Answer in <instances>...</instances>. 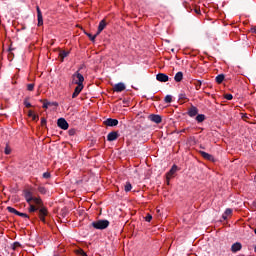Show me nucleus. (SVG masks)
Wrapping results in <instances>:
<instances>
[{"label": "nucleus", "instance_id": "f257e3e1", "mask_svg": "<svg viewBox=\"0 0 256 256\" xmlns=\"http://www.w3.org/2000/svg\"><path fill=\"white\" fill-rule=\"evenodd\" d=\"M85 82V77L82 76L79 71L75 72L71 77V84L77 85L75 87V90L72 94V99H76V97H79V94L83 91V88L85 87L83 83Z\"/></svg>", "mask_w": 256, "mask_h": 256}, {"label": "nucleus", "instance_id": "f03ea898", "mask_svg": "<svg viewBox=\"0 0 256 256\" xmlns=\"http://www.w3.org/2000/svg\"><path fill=\"white\" fill-rule=\"evenodd\" d=\"M24 197H25L27 203L31 204L32 201H33V203L35 205H38V207L41 206L40 198L33 197V192L32 191H30V190L24 191Z\"/></svg>", "mask_w": 256, "mask_h": 256}, {"label": "nucleus", "instance_id": "7ed1b4c3", "mask_svg": "<svg viewBox=\"0 0 256 256\" xmlns=\"http://www.w3.org/2000/svg\"><path fill=\"white\" fill-rule=\"evenodd\" d=\"M92 226L94 229H107L109 227V221L108 220H98L92 223Z\"/></svg>", "mask_w": 256, "mask_h": 256}, {"label": "nucleus", "instance_id": "20e7f679", "mask_svg": "<svg viewBox=\"0 0 256 256\" xmlns=\"http://www.w3.org/2000/svg\"><path fill=\"white\" fill-rule=\"evenodd\" d=\"M175 173H177V165H173L170 171L166 174L167 185H169V181L175 177Z\"/></svg>", "mask_w": 256, "mask_h": 256}, {"label": "nucleus", "instance_id": "39448f33", "mask_svg": "<svg viewBox=\"0 0 256 256\" xmlns=\"http://www.w3.org/2000/svg\"><path fill=\"white\" fill-rule=\"evenodd\" d=\"M57 125L58 127H60V129H63L64 131H67L69 129V123L67 122V120H65V118H59L57 121Z\"/></svg>", "mask_w": 256, "mask_h": 256}, {"label": "nucleus", "instance_id": "423d86ee", "mask_svg": "<svg viewBox=\"0 0 256 256\" xmlns=\"http://www.w3.org/2000/svg\"><path fill=\"white\" fill-rule=\"evenodd\" d=\"M104 124L107 127H117V125H119V120L117 119H113V118H108L104 121Z\"/></svg>", "mask_w": 256, "mask_h": 256}, {"label": "nucleus", "instance_id": "0eeeda50", "mask_svg": "<svg viewBox=\"0 0 256 256\" xmlns=\"http://www.w3.org/2000/svg\"><path fill=\"white\" fill-rule=\"evenodd\" d=\"M125 89H126V86L123 82L115 84L113 87V91H115V93H121V91H125Z\"/></svg>", "mask_w": 256, "mask_h": 256}, {"label": "nucleus", "instance_id": "6e6552de", "mask_svg": "<svg viewBox=\"0 0 256 256\" xmlns=\"http://www.w3.org/2000/svg\"><path fill=\"white\" fill-rule=\"evenodd\" d=\"M157 81H160V83H167L169 81V76L165 73H159L156 76Z\"/></svg>", "mask_w": 256, "mask_h": 256}, {"label": "nucleus", "instance_id": "1a4fd4ad", "mask_svg": "<svg viewBox=\"0 0 256 256\" xmlns=\"http://www.w3.org/2000/svg\"><path fill=\"white\" fill-rule=\"evenodd\" d=\"M148 119H149L150 121H152V123H156V124L161 123V121L163 120V119L161 118V116H160V115H157V114H151L150 116H148Z\"/></svg>", "mask_w": 256, "mask_h": 256}, {"label": "nucleus", "instance_id": "9d476101", "mask_svg": "<svg viewBox=\"0 0 256 256\" xmlns=\"http://www.w3.org/2000/svg\"><path fill=\"white\" fill-rule=\"evenodd\" d=\"M241 249H243V245H241L240 242H236L231 246L232 253H237V251H241Z\"/></svg>", "mask_w": 256, "mask_h": 256}, {"label": "nucleus", "instance_id": "9b49d317", "mask_svg": "<svg viewBox=\"0 0 256 256\" xmlns=\"http://www.w3.org/2000/svg\"><path fill=\"white\" fill-rule=\"evenodd\" d=\"M37 17H38V26L41 27L43 25V14L41 13V9L39 6L36 7Z\"/></svg>", "mask_w": 256, "mask_h": 256}, {"label": "nucleus", "instance_id": "f8f14e48", "mask_svg": "<svg viewBox=\"0 0 256 256\" xmlns=\"http://www.w3.org/2000/svg\"><path fill=\"white\" fill-rule=\"evenodd\" d=\"M106 27H107V22L105 20H102L98 25V31L96 35H99L103 31V29H105Z\"/></svg>", "mask_w": 256, "mask_h": 256}, {"label": "nucleus", "instance_id": "ddd939ff", "mask_svg": "<svg viewBox=\"0 0 256 256\" xmlns=\"http://www.w3.org/2000/svg\"><path fill=\"white\" fill-rule=\"evenodd\" d=\"M119 137V134L117 132H110L107 135V140L108 141H116V139Z\"/></svg>", "mask_w": 256, "mask_h": 256}, {"label": "nucleus", "instance_id": "4468645a", "mask_svg": "<svg viewBox=\"0 0 256 256\" xmlns=\"http://www.w3.org/2000/svg\"><path fill=\"white\" fill-rule=\"evenodd\" d=\"M46 215H47V209L41 208L39 210V217H40V221H42L43 223H45V216Z\"/></svg>", "mask_w": 256, "mask_h": 256}, {"label": "nucleus", "instance_id": "2eb2a0df", "mask_svg": "<svg viewBox=\"0 0 256 256\" xmlns=\"http://www.w3.org/2000/svg\"><path fill=\"white\" fill-rule=\"evenodd\" d=\"M197 113H199V110L197 109V107L192 106L189 110H188V115L189 117H195L197 115Z\"/></svg>", "mask_w": 256, "mask_h": 256}, {"label": "nucleus", "instance_id": "dca6fc26", "mask_svg": "<svg viewBox=\"0 0 256 256\" xmlns=\"http://www.w3.org/2000/svg\"><path fill=\"white\" fill-rule=\"evenodd\" d=\"M174 81H176V83H180V81H183V72L176 73Z\"/></svg>", "mask_w": 256, "mask_h": 256}, {"label": "nucleus", "instance_id": "f3484780", "mask_svg": "<svg viewBox=\"0 0 256 256\" xmlns=\"http://www.w3.org/2000/svg\"><path fill=\"white\" fill-rule=\"evenodd\" d=\"M232 213H233V210L231 208H227L225 210L224 214L222 215V218L224 219V221L227 220V217L229 215H232Z\"/></svg>", "mask_w": 256, "mask_h": 256}, {"label": "nucleus", "instance_id": "a211bd4d", "mask_svg": "<svg viewBox=\"0 0 256 256\" xmlns=\"http://www.w3.org/2000/svg\"><path fill=\"white\" fill-rule=\"evenodd\" d=\"M223 81H225V75L219 74L218 76H216V83L221 85V83H223Z\"/></svg>", "mask_w": 256, "mask_h": 256}, {"label": "nucleus", "instance_id": "6ab92c4d", "mask_svg": "<svg viewBox=\"0 0 256 256\" xmlns=\"http://www.w3.org/2000/svg\"><path fill=\"white\" fill-rule=\"evenodd\" d=\"M201 155L204 159H207L208 161H211V159H213V156L207 152H201Z\"/></svg>", "mask_w": 256, "mask_h": 256}, {"label": "nucleus", "instance_id": "aec40b11", "mask_svg": "<svg viewBox=\"0 0 256 256\" xmlns=\"http://www.w3.org/2000/svg\"><path fill=\"white\" fill-rule=\"evenodd\" d=\"M196 121H198V123H203V121H205V115H203V114L197 115Z\"/></svg>", "mask_w": 256, "mask_h": 256}, {"label": "nucleus", "instance_id": "412c9836", "mask_svg": "<svg viewBox=\"0 0 256 256\" xmlns=\"http://www.w3.org/2000/svg\"><path fill=\"white\" fill-rule=\"evenodd\" d=\"M133 189V186L127 182L124 186V191H126V193H129V191H131Z\"/></svg>", "mask_w": 256, "mask_h": 256}, {"label": "nucleus", "instance_id": "4be33fe9", "mask_svg": "<svg viewBox=\"0 0 256 256\" xmlns=\"http://www.w3.org/2000/svg\"><path fill=\"white\" fill-rule=\"evenodd\" d=\"M38 191H39V193H41L42 195H45V193H47V189H46L45 187H43V186H40V187L38 188Z\"/></svg>", "mask_w": 256, "mask_h": 256}, {"label": "nucleus", "instance_id": "5701e85b", "mask_svg": "<svg viewBox=\"0 0 256 256\" xmlns=\"http://www.w3.org/2000/svg\"><path fill=\"white\" fill-rule=\"evenodd\" d=\"M30 208H29V212L30 213H35V211H37V208L35 207V205H33L31 202H30Z\"/></svg>", "mask_w": 256, "mask_h": 256}, {"label": "nucleus", "instance_id": "b1692460", "mask_svg": "<svg viewBox=\"0 0 256 256\" xmlns=\"http://www.w3.org/2000/svg\"><path fill=\"white\" fill-rule=\"evenodd\" d=\"M68 55H69V52H66V51L60 52L61 61H63V59H64L65 57H67Z\"/></svg>", "mask_w": 256, "mask_h": 256}, {"label": "nucleus", "instance_id": "393cba45", "mask_svg": "<svg viewBox=\"0 0 256 256\" xmlns=\"http://www.w3.org/2000/svg\"><path fill=\"white\" fill-rule=\"evenodd\" d=\"M165 103H171L173 101V97L171 95H167L164 99Z\"/></svg>", "mask_w": 256, "mask_h": 256}, {"label": "nucleus", "instance_id": "a878e982", "mask_svg": "<svg viewBox=\"0 0 256 256\" xmlns=\"http://www.w3.org/2000/svg\"><path fill=\"white\" fill-rule=\"evenodd\" d=\"M4 153L5 155H11V147H9L8 144L5 147Z\"/></svg>", "mask_w": 256, "mask_h": 256}, {"label": "nucleus", "instance_id": "bb28decb", "mask_svg": "<svg viewBox=\"0 0 256 256\" xmlns=\"http://www.w3.org/2000/svg\"><path fill=\"white\" fill-rule=\"evenodd\" d=\"M86 35L89 37L90 41H95V39H97V37L99 36V35H97V34H95V35L93 36V35H91V34H89V33H87Z\"/></svg>", "mask_w": 256, "mask_h": 256}, {"label": "nucleus", "instance_id": "cd10ccee", "mask_svg": "<svg viewBox=\"0 0 256 256\" xmlns=\"http://www.w3.org/2000/svg\"><path fill=\"white\" fill-rule=\"evenodd\" d=\"M77 255H80V256H87V253H85V251H83V249H79L76 251Z\"/></svg>", "mask_w": 256, "mask_h": 256}, {"label": "nucleus", "instance_id": "c85d7f7f", "mask_svg": "<svg viewBox=\"0 0 256 256\" xmlns=\"http://www.w3.org/2000/svg\"><path fill=\"white\" fill-rule=\"evenodd\" d=\"M35 89V84H28L27 85V90L28 91H33Z\"/></svg>", "mask_w": 256, "mask_h": 256}, {"label": "nucleus", "instance_id": "c756f323", "mask_svg": "<svg viewBox=\"0 0 256 256\" xmlns=\"http://www.w3.org/2000/svg\"><path fill=\"white\" fill-rule=\"evenodd\" d=\"M7 211H9V213H17V210L15 209V208H13V207H7Z\"/></svg>", "mask_w": 256, "mask_h": 256}, {"label": "nucleus", "instance_id": "7c9ffc66", "mask_svg": "<svg viewBox=\"0 0 256 256\" xmlns=\"http://www.w3.org/2000/svg\"><path fill=\"white\" fill-rule=\"evenodd\" d=\"M49 105H51V102L44 101L43 109H49Z\"/></svg>", "mask_w": 256, "mask_h": 256}, {"label": "nucleus", "instance_id": "2f4dec72", "mask_svg": "<svg viewBox=\"0 0 256 256\" xmlns=\"http://www.w3.org/2000/svg\"><path fill=\"white\" fill-rule=\"evenodd\" d=\"M151 219H153V216H151V214H147L145 217V221H147L149 223V222H151Z\"/></svg>", "mask_w": 256, "mask_h": 256}, {"label": "nucleus", "instance_id": "473e14b6", "mask_svg": "<svg viewBox=\"0 0 256 256\" xmlns=\"http://www.w3.org/2000/svg\"><path fill=\"white\" fill-rule=\"evenodd\" d=\"M24 105H25V107H27L28 109H29V107H31V103L29 102L28 99H25V100H24Z\"/></svg>", "mask_w": 256, "mask_h": 256}, {"label": "nucleus", "instance_id": "72a5a7b5", "mask_svg": "<svg viewBox=\"0 0 256 256\" xmlns=\"http://www.w3.org/2000/svg\"><path fill=\"white\" fill-rule=\"evenodd\" d=\"M51 177V173H49V172H45L44 174H43V178L44 179H49Z\"/></svg>", "mask_w": 256, "mask_h": 256}, {"label": "nucleus", "instance_id": "f704fd0d", "mask_svg": "<svg viewBox=\"0 0 256 256\" xmlns=\"http://www.w3.org/2000/svg\"><path fill=\"white\" fill-rule=\"evenodd\" d=\"M225 99H227V101H231V99H233V95H231V94H226V95H225Z\"/></svg>", "mask_w": 256, "mask_h": 256}, {"label": "nucleus", "instance_id": "c9c22d12", "mask_svg": "<svg viewBox=\"0 0 256 256\" xmlns=\"http://www.w3.org/2000/svg\"><path fill=\"white\" fill-rule=\"evenodd\" d=\"M35 115V113H33V110H29V112H28V117H32V116H34Z\"/></svg>", "mask_w": 256, "mask_h": 256}, {"label": "nucleus", "instance_id": "e433bc0d", "mask_svg": "<svg viewBox=\"0 0 256 256\" xmlns=\"http://www.w3.org/2000/svg\"><path fill=\"white\" fill-rule=\"evenodd\" d=\"M19 217H25V218H27V217H29V216H28L27 214H25V213H21V212H20Z\"/></svg>", "mask_w": 256, "mask_h": 256}, {"label": "nucleus", "instance_id": "4c0bfd02", "mask_svg": "<svg viewBox=\"0 0 256 256\" xmlns=\"http://www.w3.org/2000/svg\"><path fill=\"white\" fill-rule=\"evenodd\" d=\"M32 119H33V121H37V119H39V116H37V115L34 114V115L32 116Z\"/></svg>", "mask_w": 256, "mask_h": 256}, {"label": "nucleus", "instance_id": "58836bf2", "mask_svg": "<svg viewBox=\"0 0 256 256\" xmlns=\"http://www.w3.org/2000/svg\"><path fill=\"white\" fill-rule=\"evenodd\" d=\"M14 215H18V216H19V215H21V212H19V211L16 210V212L14 213Z\"/></svg>", "mask_w": 256, "mask_h": 256}, {"label": "nucleus", "instance_id": "ea45409f", "mask_svg": "<svg viewBox=\"0 0 256 256\" xmlns=\"http://www.w3.org/2000/svg\"><path fill=\"white\" fill-rule=\"evenodd\" d=\"M252 33H256V28H253V29H252Z\"/></svg>", "mask_w": 256, "mask_h": 256}, {"label": "nucleus", "instance_id": "a19ab883", "mask_svg": "<svg viewBox=\"0 0 256 256\" xmlns=\"http://www.w3.org/2000/svg\"><path fill=\"white\" fill-rule=\"evenodd\" d=\"M52 105H53V102H50L49 107H51Z\"/></svg>", "mask_w": 256, "mask_h": 256}, {"label": "nucleus", "instance_id": "79ce46f5", "mask_svg": "<svg viewBox=\"0 0 256 256\" xmlns=\"http://www.w3.org/2000/svg\"><path fill=\"white\" fill-rule=\"evenodd\" d=\"M254 251H255V253H256V245L254 246Z\"/></svg>", "mask_w": 256, "mask_h": 256}, {"label": "nucleus", "instance_id": "37998d69", "mask_svg": "<svg viewBox=\"0 0 256 256\" xmlns=\"http://www.w3.org/2000/svg\"><path fill=\"white\" fill-rule=\"evenodd\" d=\"M42 123H45V119H42Z\"/></svg>", "mask_w": 256, "mask_h": 256}]
</instances>
